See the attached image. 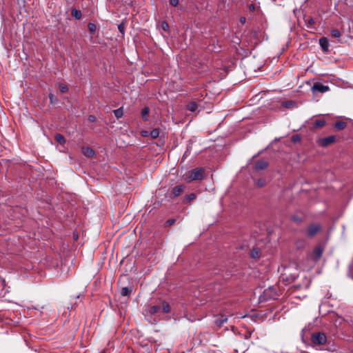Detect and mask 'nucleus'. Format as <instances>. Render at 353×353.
Instances as JSON below:
<instances>
[{
  "label": "nucleus",
  "instance_id": "obj_1",
  "mask_svg": "<svg viewBox=\"0 0 353 353\" xmlns=\"http://www.w3.org/2000/svg\"><path fill=\"white\" fill-rule=\"evenodd\" d=\"M148 312L150 314L169 313L170 312V307L168 302L161 301L157 305L149 306Z\"/></svg>",
  "mask_w": 353,
  "mask_h": 353
},
{
  "label": "nucleus",
  "instance_id": "obj_2",
  "mask_svg": "<svg viewBox=\"0 0 353 353\" xmlns=\"http://www.w3.org/2000/svg\"><path fill=\"white\" fill-rule=\"evenodd\" d=\"M311 342L314 347L325 345L327 343V336L325 333L321 332H313L311 335Z\"/></svg>",
  "mask_w": 353,
  "mask_h": 353
},
{
  "label": "nucleus",
  "instance_id": "obj_3",
  "mask_svg": "<svg viewBox=\"0 0 353 353\" xmlns=\"http://www.w3.org/2000/svg\"><path fill=\"white\" fill-rule=\"evenodd\" d=\"M205 170L203 168H198L192 170L190 174L186 176L185 181L190 182L196 180H201L204 178Z\"/></svg>",
  "mask_w": 353,
  "mask_h": 353
},
{
  "label": "nucleus",
  "instance_id": "obj_4",
  "mask_svg": "<svg viewBox=\"0 0 353 353\" xmlns=\"http://www.w3.org/2000/svg\"><path fill=\"white\" fill-rule=\"evenodd\" d=\"M276 289L273 287H270L263 291V294L259 296V300L261 302L266 301L268 299H276Z\"/></svg>",
  "mask_w": 353,
  "mask_h": 353
},
{
  "label": "nucleus",
  "instance_id": "obj_5",
  "mask_svg": "<svg viewBox=\"0 0 353 353\" xmlns=\"http://www.w3.org/2000/svg\"><path fill=\"white\" fill-rule=\"evenodd\" d=\"M330 90L329 86L324 85L319 82L314 83L312 87V91L313 93L321 92L324 93Z\"/></svg>",
  "mask_w": 353,
  "mask_h": 353
},
{
  "label": "nucleus",
  "instance_id": "obj_6",
  "mask_svg": "<svg viewBox=\"0 0 353 353\" xmlns=\"http://www.w3.org/2000/svg\"><path fill=\"white\" fill-rule=\"evenodd\" d=\"M321 226L319 224L312 223L310 224L307 230V235L310 238L314 237L317 232L320 230Z\"/></svg>",
  "mask_w": 353,
  "mask_h": 353
},
{
  "label": "nucleus",
  "instance_id": "obj_7",
  "mask_svg": "<svg viewBox=\"0 0 353 353\" xmlns=\"http://www.w3.org/2000/svg\"><path fill=\"white\" fill-rule=\"evenodd\" d=\"M336 140V137L334 135H331L327 137L322 138L319 140V144L322 147H326L330 144L334 143Z\"/></svg>",
  "mask_w": 353,
  "mask_h": 353
},
{
  "label": "nucleus",
  "instance_id": "obj_8",
  "mask_svg": "<svg viewBox=\"0 0 353 353\" xmlns=\"http://www.w3.org/2000/svg\"><path fill=\"white\" fill-rule=\"evenodd\" d=\"M184 188L185 187L183 185H179L174 186L171 190L170 197L171 199H173L179 196L183 192Z\"/></svg>",
  "mask_w": 353,
  "mask_h": 353
},
{
  "label": "nucleus",
  "instance_id": "obj_9",
  "mask_svg": "<svg viewBox=\"0 0 353 353\" xmlns=\"http://www.w3.org/2000/svg\"><path fill=\"white\" fill-rule=\"evenodd\" d=\"M268 166V163L265 160H258L255 162L254 169L256 170H265Z\"/></svg>",
  "mask_w": 353,
  "mask_h": 353
},
{
  "label": "nucleus",
  "instance_id": "obj_10",
  "mask_svg": "<svg viewBox=\"0 0 353 353\" xmlns=\"http://www.w3.org/2000/svg\"><path fill=\"white\" fill-rule=\"evenodd\" d=\"M323 248L320 246H317L314 248L313 253H312V257L314 261H318L322 256L323 254Z\"/></svg>",
  "mask_w": 353,
  "mask_h": 353
},
{
  "label": "nucleus",
  "instance_id": "obj_11",
  "mask_svg": "<svg viewBox=\"0 0 353 353\" xmlns=\"http://www.w3.org/2000/svg\"><path fill=\"white\" fill-rule=\"evenodd\" d=\"M319 44L322 48V50L324 51V52H327L328 51V48H329V42H328V40L325 38V37H322L319 39Z\"/></svg>",
  "mask_w": 353,
  "mask_h": 353
},
{
  "label": "nucleus",
  "instance_id": "obj_12",
  "mask_svg": "<svg viewBox=\"0 0 353 353\" xmlns=\"http://www.w3.org/2000/svg\"><path fill=\"white\" fill-rule=\"evenodd\" d=\"M261 256V251L257 248H254L250 252V256L252 259H258Z\"/></svg>",
  "mask_w": 353,
  "mask_h": 353
},
{
  "label": "nucleus",
  "instance_id": "obj_13",
  "mask_svg": "<svg viewBox=\"0 0 353 353\" xmlns=\"http://www.w3.org/2000/svg\"><path fill=\"white\" fill-rule=\"evenodd\" d=\"M132 291V287H123L121 290V294L124 296H128L130 295Z\"/></svg>",
  "mask_w": 353,
  "mask_h": 353
},
{
  "label": "nucleus",
  "instance_id": "obj_14",
  "mask_svg": "<svg viewBox=\"0 0 353 353\" xmlns=\"http://www.w3.org/2000/svg\"><path fill=\"white\" fill-rule=\"evenodd\" d=\"M54 139L57 143H59L61 145H63L65 143V137L62 134L59 133L55 134Z\"/></svg>",
  "mask_w": 353,
  "mask_h": 353
},
{
  "label": "nucleus",
  "instance_id": "obj_15",
  "mask_svg": "<svg viewBox=\"0 0 353 353\" xmlns=\"http://www.w3.org/2000/svg\"><path fill=\"white\" fill-rule=\"evenodd\" d=\"M71 15L76 19H79L81 17V12L79 10L73 8L71 10Z\"/></svg>",
  "mask_w": 353,
  "mask_h": 353
},
{
  "label": "nucleus",
  "instance_id": "obj_16",
  "mask_svg": "<svg viewBox=\"0 0 353 353\" xmlns=\"http://www.w3.org/2000/svg\"><path fill=\"white\" fill-rule=\"evenodd\" d=\"M346 126V123L341 121H338L335 123L334 127L339 130L344 129Z\"/></svg>",
  "mask_w": 353,
  "mask_h": 353
},
{
  "label": "nucleus",
  "instance_id": "obj_17",
  "mask_svg": "<svg viewBox=\"0 0 353 353\" xmlns=\"http://www.w3.org/2000/svg\"><path fill=\"white\" fill-rule=\"evenodd\" d=\"M187 109L190 112H195L197 109V103L194 101L189 103Z\"/></svg>",
  "mask_w": 353,
  "mask_h": 353
},
{
  "label": "nucleus",
  "instance_id": "obj_18",
  "mask_svg": "<svg viewBox=\"0 0 353 353\" xmlns=\"http://www.w3.org/2000/svg\"><path fill=\"white\" fill-rule=\"evenodd\" d=\"M113 112H114V116L117 119H119V118L122 117L123 115V108H119L118 109L114 110Z\"/></svg>",
  "mask_w": 353,
  "mask_h": 353
},
{
  "label": "nucleus",
  "instance_id": "obj_19",
  "mask_svg": "<svg viewBox=\"0 0 353 353\" xmlns=\"http://www.w3.org/2000/svg\"><path fill=\"white\" fill-rule=\"evenodd\" d=\"M150 112V109L148 107H145L141 110V117L143 119V120L146 121L148 120V116Z\"/></svg>",
  "mask_w": 353,
  "mask_h": 353
},
{
  "label": "nucleus",
  "instance_id": "obj_20",
  "mask_svg": "<svg viewBox=\"0 0 353 353\" xmlns=\"http://www.w3.org/2000/svg\"><path fill=\"white\" fill-rule=\"evenodd\" d=\"M330 34H331L332 37H334V38H336V39L340 38L341 35L340 31L339 30H337V29H332V30H331Z\"/></svg>",
  "mask_w": 353,
  "mask_h": 353
},
{
  "label": "nucleus",
  "instance_id": "obj_21",
  "mask_svg": "<svg viewBox=\"0 0 353 353\" xmlns=\"http://www.w3.org/2000/svg\"><path fill=\"white\" fill-rule=\"evenodd\" d=\"M325 124V121L323 119H317L314 123L315 128L323 127Z\"/></svg>",
  "mask_w": 353,
  "mask_h": 353
},
{
  "label": "nucleus",
  "instance_id": "obj_22",
  "mask_svg": "<svg viewBox=\"0 0 353 353\" xmlns=\"http://www.w3.org/2000/svg\"><path fill=\"white\" fill-rule=\"evenodd\" d=\"M282 105L285 108H292L295 105V102L293 101H287L283 102Z\"/></svg>",
  "mask_w": 353,
  "mask_h": 353
},
{
  "label": "nucleus",
  "instance_id": "obj_23",
  "mask_svg": "<svg viewBox=\"0 0 353 353\" xmlns=\"http://www.w3.org/2000/svg\"><path fill=\"white\" fill-rule=\"evenodd\" d=\"M159 135V130L158 128L153 129L152 131L150 132V136L153 138L156 139Z\"/></svg>",
  "mask_w": 353,
  "mask_h": 353
},
{
  "label": "nucleus",
  "instance_id": "obj_24",
  "mask_svg": "<svg viewBox=\"0 0 353 353\" xmlns=\"http://www.w3.org/2000/svg\"><path fill=\"white\" fill-rule=\"evenodd\" d=\"M228 319L226 317L221 316L216 320V323L219 326L222 325L224 323L227 321Z\"/></svg>",
  "mask_w": 353,
  "mask_h": 353
},
{
  "label": "nucleus",
  "instance_id": "obj_25",
  "mask_svg": "<svg viewBox=\"0 0 353 353\" xmlns=\"http://www.w3.org/2000/svg\"><path fill=\"white\" fill-rule=\"evenodd\" d=\"M59 90L61 93H65L68 91V88L66 85L60 84L59 85Z\"/></svg>",
  "mask_w": 353,
  "mask_h": 353
},
{
  "label": "nucleus",
  "instance_id": "obj_26",
  "mask_svg": "<svg viewBox=\"0 0 353 353\" xmlns=\"http://www.w3.org/2000/svg\"><path fill=\"white\" fill-rule=\"evenodd\" d=\"M196 198V195L194 193L188 194L185 196V199L186 201L190 202L192 200Z\"/></svg>",
  "mask_w": 353,
  "mask_h": 353
},
{
  "label": "nucleus",
  "instance_id": "obj_27",
  "mask_svg": "<svg viewBox=\"0 0 353 353\" xmlns=\"http://www.w3.org/2000/svg\"><path fill=\"white\" fill-rule=\"evenodd\" d=\"M265 180L264 179H259L256 181V184L259 187H263L265 185Z\"/></svg>",
  "mask_w": 353,
  "mask_h": 353
},
{
  "label": "nucleus",
  "instance_id": "obj_28",
  "mask_svg": "<svg viewBox=\"0 0 353 353\" xmlns=\"http://www.w3.org/2000/svg\"><path fill=\"white\" fill-rule=\"evenodd\" d=\"M96 30H97L96 25L92 23H90V33L95 32Z\"/></svg>",
  "mask_w": 353,
  "mask_h": 353
},
{
  "label": "nucleus",
  "instance_id": "obj_29",
  "mask_svg": "<svg viewBox=\"0 0 353 353\" xmlns=\"http://www.w3.org/2000/svg\"><path fill=\"white\" fill-rule=\"evenodd\" d=\"M161 28L163 30L167 31L169 29V25L167 22L163 21L161 23Z\"/></svg>",
  "mask_w": 353,
  "mask_h": 353
},
{
  "label": "nucleus",
  "instance_id": "obj_30",
  "mask_svg": "<svg viewBox=\"0 0 353 353\" xmlns=\"http://www.w3.org/2000/svg\"><path fill=\"white\" fill-rule=\"evenodd\" d=\"M82 152L85 157H88V146H83Z\"/></svg>",
  "mask_w": 353,
  "mask_h": 353
},
{
  "label": "nucleus",
  "instance_id": "obj_31",
  "mask_svg": "<svg viewBox=\"0 0 353 353\" xmlns=\"http://www.w3.org/2000/svg\"><path fill=\"white\" fill-rule=\"evenodd\" d=\"M118 29L121 34H124L125 26L123 23L118 26Z\"/></svg>",
  "mask_w": 353,
  "mask_h": 353
},
{
  "label": "nucleus",
  "instance_id": "obj_32",
  "mask_svg": "<svg viewBox=\"0 0 353 353\" xmlns=\"http://www.w3.org/2000/svg\"><path fill=\"white\" fill-rule=\"evenodd\" d=\"M175 222V219H168L166 222H165V226H170L172 224H174Z\"/></svg>",
  "mask_w": 353,
  "mask_h": 353
},
{
  "label": "nucleus",
  "instance_id": "obj_33",
  "mask_svg": "<svg viewBox=\"0 0 353 353\" xmlns=\"http://www.w3.org/2000/svg\"><path fill=\"white\" fill-rule=\"evenodd\" d=\"M292 141H294V142H296V141H300V137H299V135H297V134H296V135H294V136H292Z\"/></svg>",
  "mask_w": 353,
  "mask_h": 353
},
{
  "label": "nucleus",
  "instance_id": "obj_34",
  "mask_svg": "<svg viewBox=\"0 0 353 353\" xmlns=\"http://www.w3.org/2000/svg\"><path fill=\"white\" fill-rule=\"evenodd\" d=\"M170 3L172 6H176L179 4V0H170Z\"/></svg>",
  "mask_w": 353,
  "mask_h": 353
},
{
  "label": "nucleus",
  "instance_id": "obj_35",
  "mask_svg": "<svg viewBox=\"0 0 353 353\" xmlns=\"http://www.w3.org/2000/svg\"><path fill=\"white\" fill-rule=\"evenodd\" d=\"M141 134L143 137H148V136H150V132H148V131H142L141 132Z\"/></svg>",
  "mask_w": 353,
  "mask_h": 353
},
{
  "label": "nucleus",
  "instance_id": "obj_36",
  "mask_svg": "<svg viewBox=\"0 0 353 353\" xmlns=\"http://www.w3.org/2000/svg\"><path fill=\"white\" fill-rule=\"evenodd\" d=\"M94 154H95L94 151L92 149L90 148V158L92 157Z\"/></svg>",
  "mask_w": 353,
  "mask_h": 353
},
{
  "label": "nucleus",
  "instance_id": "obj_37",
  "mask_svg": "<svg viewBox=\"0 0 353 353\" xmlns=\"http://www.w3.org/2000/svg\"><path fill=\"white\" fill-rule=\"evenodd\" d=\"M249 8H250V10L251 11H254V10H255V6H254V5H253V4H250V5L249 6Z\"/></svg>",
  "mask_w": 353,
  "mask_h": 353
},
{
  "label": "nucleus",
  "instance_id": "obj_38",
  "mask_svg": "<svg viewBox=\"0 0 353 353\" xmlns=\"http://www.w3.org/2000/svg\"><path fill=\"white\" fill-rule=\"evenodd\" d=\"M292 219H293V220H294V221H296V222L301 221V219H299L298 216H294L292 217Z\"/></svg>",
  "mask_w": 353,
  "mask_h": 353
},
{
  "label": "nucleus",
  "instance_id": "obj_39",
  "mask_svg": "<svg viewBox=\"0 0 353 353\" xmlns=\"http://www.w3.org/2000/svg\"><path fill=\"white\" fill-rule=\"evenodd\" d=\"M240 21H241V23H245V21H246L245 17H241Z\"/></svg>",
  "mask_w": 353,
  "mask_h": 353
},
{
  "label": "nucleus",
  "instance_id": "obj_40",
  "mask_svg": "<svg viewBox=\"0 0 353 353\" xmlns=\"http://www.w3.org/2000/svg\"><path fill=\"white\" fill-rule=\"evenodd\" d=\"M49 99L50 100V102L52 103L53 99H54V95L52 94H49Z\"/></svg>",
  "mask_w": 353,
  "mask_h": 353
},
{
  "label": "nucleus",
  "instance_id": "obj_41",
  "mask_svg": "<svg viewBox=\"0 0 353 353\" xmlns=\"http://www.w3.org/2000/svg\"><path fill=\"white\" fill-rule=\"evenodd\" d=\"M95 120V117L92 115H90V121H94Z\"/></svg>",
  "mask_w": 353,
  "mask_h": 353
},
{
  "label": "nucleus",
  "instance_id": "obj_42",
  "mask_svg": "<svg viewBox=\"0 0 353 353\" xmlns=\"http://www.w3.org/2000/svg\"><path fill=\"white\" fill-rule=\"evenodd\" d=\"M73 237L75 240H77L78 239V235L76 234L75 233L73 234Z\"/></svg>",
  "mask_w": 353,
  "mask_h": 353
},
{
  "label": "nucleus",
  "instance_id": "obj_43",
  "mask_svg": "<svg viewBox=\"0 0 353 353\" xmlns=\"http://www.w3.org/2000/svg\"><path fill=\"white\" fill-rule=\"evenodd\" d=\"M348 275H349V276H350L352 279H353V274H351L350 273Z\"/></svg>",
  "mask_w": 353,
  "mask_h": 353
},
{
  "label": "nucleus",
  "instance_id": "obj_44",
  "mask_svg": "<svg viewBox=\"0 0 353 353\" xmlns=\"http://www.w3.org/2000/svg\"><path fill=\"white\" fill-rule=\"evenodd\" d=\"M89 168H90V171L91 170V165H89Z\"/></svg>",
  "mask_w": 353,
  "mask_h": 353
}]
</instances>
